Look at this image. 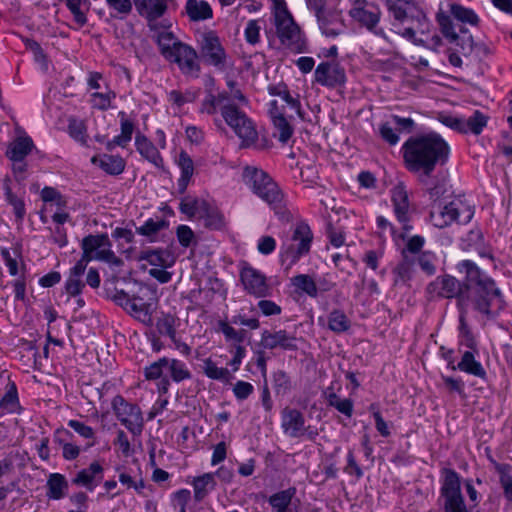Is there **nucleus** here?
<instances>
[{
  "label": "nucleus",
  "instance_id": "6",
  "mask_svg": "<svg viewBox=\"0 0 512 512\" xmlns=\"http://www.w3.org/2000/svg\"><path fill=\"white\" fill-rule=\"evenodd\" d=\"M274 26L281 44L294 53H302L306 49V40L300 27L288 11L284 0H274Z\"/></svg>",
  "mask_w": 512,
  "mask_h": 512
},
{
  "label": "nucleus",
  "instance_id": "32",
  "mask_svg": "<svg viewBox=\"0 0 512 512\" xmlns=\"http://www.w3.org/2000/svg\"><path fill=\"white\" fill-rule=\"evenodd\" d=\"M138 259L145 260L150 265L162 268L171 267L175 262L172 254L168 250L164 249H148L141 251Z\"/></svg>",
  "mask_w": 512,
  "mask_h": 512
},
{
  "label": "nucleus",
  "instance_id": "59",
  "mask_svg": "<svg viewBox=\"0 0 512 512\" xmlns=\"http://www.w3.org/2000/svg\"><path fill=\"white\" fill-rule=\"evenodd\" d=\"M260 30L258 20H249L244 31L246 41L251 45H256L260 41Z\"/></svg>",
  "mask_w": 512,
  "mask_h": 512
},
{
  "label": "nucleus",
  "instance_id": "39",
  "mask_svg": "<svg viewBox=\"0 0 512 512\" xmlns=\"http://www.w3.org/2000/svg\"><path fill=\"white\" fill-rule=\"evenodd\" d=\"M67 8L73 15L74 21L79 27H83L87 23L86 13L90 9L88 0H64Z\"/></svg>",
  "mask_w": 512,
  "mask_h": 512
},
{
  "label": "nucleus",
  "instance_id": "12",
  "mask_svg": "<svg viewBox=\"0 0 512 512\" xmlns=\"http://www.w3.org/2000/svg\"><path fill=\"white\" fill-rule=\"evenodd\" d=\"M349 15L360 26L365 27L376 36L388 40L384 30L377 28L381 18V10L376 4L367 0H354Z\"/></svg>",
  "mask_w": 512,
  "mask_h": 512
},
{
  "label": "nucleus",
  "instance_id": "60",
  "mask_svg": "<svg viewBox=\"0 0 512 512\" xmlns=\"http://www.w3.org/2000/svg\"><path fill=\"white\" fill-rule=\"evenodd\" d=\"M254 392V387L251 383L239 380L233 386V393L237 400H246Z\"/></svg>",
  "mask_w": 512,
  "mask_h": 512
},
{
  "label": "nucleus",
  "instance_id": "33",
  "mask_svg": "<svg viewBox=\"0 0 512 512\" xmlns=\"http://www.w3.org/2000/svg\"><path fill=\"white\" fill-rule=\"evenodd\" d=\"M494 469L499 475V483L507 503H512V466L507 463L493 461Z\"/></svg>",
  "mask_w": 512,
  "mask_h": 512
},
{
  "label": "nucleus",
  "instance_id": "63",
  "mask_svg": "<svg viewBox=\"0 0 512 512\" xmlns=\"http://www.w3.org/2000/svg\"><path fill=\"white\" fill-rule=\"evenodd\" d=\"M396 131V127L393 128L388 122L382 123L379 127L380 136L390 145H396L399 141Z\"/></svg>",
  "mask_w": 512,
  "mask_h": 512
},
{
  "label": "nucleus",
  "instance_id": "38",
  "mask_svg": "<svg viewBox=\"0 0 512 512\" xmlns=\"http://www.w3.org/2000/svg\"><path fill=\"white\" fill-rule=\"evenodd\" d=\"M178 165L181 169V177L178 181V186L181 191L187 188V185L194 173V163L186 151L179 153Z\"/></svg>",
  "mask_w": 512,
  "mask_h": 512
},
{
  "label": "nucleus",
  "instance_id": "14",
  "mask_svg": "<svg viewBox=\"0 0 512 512\" xmlns=\"http://www.w3.org/2000/svg\"><path fill=\"white\" fill-rule=\"evenodd\" d=\"M240 281L244 290L256 298H266L272 294V288L268 284L267 277L252 266L245 265L241 268Z\"/></svg>",
  "mask_w": 512,
  "mask_h": 512
},
{
  "label": "nucleus",
  "instance_id": "28",
  "mask_svg": "<svg viewBox=\"0 0 512 512\" xmlns=\"http://www.w3.org/2000/svg\"><path fill=\"white\" fill-rule=\"evenodd\" d=\"M121 133L115 136L112 140L105 142L106 149L113 151L116 146L125 148L132 139V134L135 129L134 123L126 118L125 112H119Z\"/></svg>",
  "mask_w": 512,
  "mask_h": 512
},
{
  "label": "nucleus",
  "instance_id": "25",
  "mask_svg": "<svg viewBox=\"0 0 512 512\" xmlns=\"http://www.w3.org/2000/svg\"><path fill=\"white\" fill-rule=\"evenodd\" d=\"M391 200L394 213L400 223L404 225L409 222L410 203L405 186L400 183L391 190Z\"/></svg>",
  "mask_w": 512,
  "mask_h": 512
},
{
  "label": "nucleus",
  "instance_id": "13",
  "mask_svg": "<svg viewBox=\"0 0 512 512\" xmlns=\"http://www.w3.org/2000/svg\"><path fill=\"white\" fill-rule=\"evenodd\" d=\"M436 20L442 35L449 43L458 46L464 55H468L473 51L475 43L472 35L468 33L466 28L461 27L460 34H458L454 29L450 16L443 12H439L436 15Z\"/></svg>",
  "mask_w": 512,
  "mask_h": 512
},
{
  "label": "nucleus",
  "instance_id": "31",
  "mask_svg": "<svg viewBox=\"0 0 512 512\" xmlns=\"http://www.w3.org/2000/svg\"><path fill=\"white\" fill-rule=\"evenodd\" d=\"M46 496L52 500H60L67 494L69 484L64 475L60 473H51L48 476Z\"/></svg>",
  "mask_w": 512,
  "mask_h": 512
},
{
  "label": "nucleus",
  "instance_id": "58",
  "mask_svg": "<svg viewBox=\"0 0 512 512\" xmlns=\"http://www.w3.org/2000/svg\"><path fill=\"white\" fill-rule=\"evenodd\" d=\"M68 131L70 136L76 141L86 144V126L82 121L75 118L69 120Z\"/></svg>",
  "mask_w": 512,
  "mask_h": 512
},
{
  "label": "nucleus",
  "instance_id": "16",
  "mask_svg": "<svg viewBox=\"0 0 512 512\" xmlns=\"http://www.w3.org/2000/svg\"><path fill=\"white\" fill-rule=\"evenodd\" d=\"M317 17L318 25L322 33L327 37H337L346 31V25L341 13L325 8V3L313 10Z\"/></svg>",
  "mask_w": 512,
  "mask_h": 512
},
{
  "label": "nucleus",
  "instance_id": "57",
  "mask_svg": "<svg viewBox=\"0 0 512 512\" xmlns=\"http://www.w3.org/2000/svg\"><path fill=\"white\" fill-rule=\"evenodd\" d=\"M167 364H169L167 357H162L157 361L151 363L144 369L145 378L147 380L160 379L163 375V369L167 368Z\"/></svg>",
  "mask_w": 512,
  "mask_h": 512
},
{
  "label": "nucleus",
  "instance_id": "4",
  "mask_svg": "<svg viewBox=\"0 0 512 512\" xmlns=\"http://www.w3.org/2000/svg\"><path fill=\"white\" fill-rule=\"evenodd\" d=\"M244 178L252 191L269 205L280 221H292L293 216L287 208L283 191L265 171L248 166L244 169Z\"/></svg>",
  "mask_w": 512,
  "mask_h": 512
},
{
  "label": "nucleus",
  "instance_id": "41",
  "mask_svg": "<svg viewBox=\"0 0 512 512\" xmlns=\"http://www.w3.org/2000/svg\"><path fill=\"white\" fill-rule=\"evenodd\" d=\"M488 117L479 110H475L467 119L463 118L462 133H473L479 135L487 125Z\"/></svg>",
  "mask_w": 512,
  "mask_h": 512
},
{
  "label": "nucleus",
  "instance_id": "62",
  "mask_svg": "<svg viewBox=\"0 0 512 512\" xmlns=\"http://www.w3.org/2000/svg\"><path fill=\"white\" fill-rule=\"evenodd\" d=\"M176 234L179 243L185 248L189 247L195 239L193 230L187 225H179Z\"/></svg>",
  "mask_w": 512,
  "mask_h": 512
},
{
  "label": "nucleus",
  "instance_id": "15",
  "mask_svg": "<svg viewBox=\"0 0 512 512\" xmlns=\"http://www.w3.org/2000/svg\"><path fill=\"white\" fill-rule=\"evenodd\" d=\"M198 57L197 51L183 42L167 61L177 64L183 75L198 78L201 70Z\"/></svg>",
  "mask_w": 512,
  "mask_h": 512
},
{
  "label": "nucleus",
  "instance_id": "21",
  "mask_svg": "<svg viewBox=\"0 0 512 512\" xmlns=\"http://www.w3.org/2000/svg\"><path fill=\"white\" fill-rule=\"evenodd\" d=\"M150 28L155 31L153 38L158 45L160 54L166 60L172 58L179 45H182L183 42L180 41L173 32L165 28L160 29L156 24H150Z\"/></svg>",
  "mask_w": 512,
  "mask_h": 512
},
{
  "label": "nucleus",
  "instance_id": "7",
  "mask_svg": "<svg viewBox=\"0 0 512 512\" xmlns=\"http://www.w3.org/2000/svg\"><path fill=\"white\" fill-rule=\"evenodd\" d=\"M312 241L313 233L310 226L304 221L297 222L291 236L287 237L281 245L280 258L282 263L288 264L287 269L310 252Z\"/></svg>",
  "mask_w": 512,
  "mask_h": 512
},
{
  "label": "nucleus",
  "instance_id": "26",
  "mask_svg": "<svg viewBox=\"0 0 512 512\" xmlns=\"http://www.w3.org/2000/svg\"><path fill=\"white\" fill-rule=\"evenodd\" d=\"M34 148L35 145L31 137L27 135L19 136L8 144L5 155L11 161L25 160V157L30 154Z\"/></svg>",
  "mask_w": 512,
  "mask_h": 512
},
{
  "label": "nucleus",
  "instance_id": "22",
  "mask_svg": "<svg viewBox=\"0 0 512 512\" xmlns=\"http://www.w3.org/2000/svg\"><path fill=\"white\" fill-rule=\"evenodd\" d=\"M113 300L135 318H140L142 315L150 318V304L142 302L140 297H130L124 290H120L116 291Z\"/></svg>",
  "mask_w": 512,
  "mask_h": 512
},
{
  "label": "nucleus",
  "instance_id": "40",
  "mask_svg": "<svg viewBox=\"0 0 512 512\" xmlns=\"http://www.w3.org/2000/svg\"><path fill=\"white\" fill-rule=\"evenodd\" d=\"M295 494L296 489L294 487L279 491L270 496L269 504L276 510V512H288V507Z\"/></svg>",
  "mask_w": 512,
  "mask_h": 512
},
{
  "label": "nucleus",
  "instance_id": "8",
  "mask_svg": "<svg viewBox=\"0 0 512 512\" xmlns=\"http://www.w3.org/2000/svg\"><path fill=\"white\" fill-rule=\"evenodd\" d=\"M442 480L438 502L444 512H470L461 492V480L459 474L451 468L441 471Z\"/></svg>",
  "mask_w": 512,
  "mask_h": 512
},
{
  "label": "nucleus",
  "instance_id": "34",
  "mask_svg": "<svg viewBox=\"0 0 512 512\" xmlns=\"http://www.w3.org/2000/svg\"><path fill=\"white\" fill-rule=\"evenodd\" d=\"M456 369L481 379H486L487 377L485 369L482 364L475 359L472 351H465L463 353L461 361L457 364Z\"/></svg>",
  "mask_w": 512,
  "mask_h": 512
},
{
  "label": "nucleus",
  "instance_id": "29",
  "mask_svg": "<svg viewBox=\"0 0 512 512\" xmlns=\"http://www.w3.org/2000/svg\"><path fill=\"white\" fill-rule=\"evenodd\" d=\"M185 13L190 21L193 22L204 21L213 17V10L210 4L204 0H187Z\"/></svg>",
  "mask_w": 512,
  "mask_h": 512
},
{
  "label": "nucleus",
  "instance_id": "10",
  "mask_svg": "<svg viewBox=\"0 0 512 512\" xmlns=\"http://www.w3.org/2000/svg\"><path fill=\"white\" fill-rule=\"evenodd\" d=\"M111 405L117 420L133 436H140L144 429V418L140 407L128 402L121 395H116Z\"/></svg>",
  "mask_w": 512,
  "mask_h": 512
},
{
  "label": "nucleus",
  "instance_id": "49",
  "mask_svg": "<svg viewBox=\"0 0 512 512\" xmlns=\"http://www.w3.org/2000/svg\"><path fill=\"white\" fill-rule=\"evenodd\" d=\"M275 118L276 119L272 121L275 130L273 136L282 144H286L292 137L294 129L285 116Z\"/></svg>",
  "mask_w": 512,
  "mask_h": 512
},
{
  "label": "nucleus",
  "instance_id": "11",
  "mask_svg": "<svg viewBox=\"0 0 512 512\" xmlns=\"http://www.w3.org/2000/svg\"><path fill=\"white\" fill-rule=\"evenodd\" d=\"M461 210L459 205L455 202H450L443 207L434 204L430 211V222L437 228H445L453 222L467 224L470 222L474 215V211L468 207L463 206Z\"/></svg>",
  "mask_w": 512,
  "mask_h": 512
},
{
  "label": "nucleus",
  "instance_id": "37",
  "mask_svg": "<svg viewBox=\"0 0 512 512\" xmlns=\"http://www.w3.org/2000/svg\"><path fill=\"white\" fill-rule=\"evenodd\" d=\"M180 326V319L172 313H162L157 318L156 329L161 335L173 338L177 335V328Z\"/></svg>",
  "mask_w": 512,
  "mask_h": 512
},
{
  "label": "nucleus",
  "instance_id": "18",
  "mask_svg": "<svg viewBox=\"0 0 512 512\" xmlns=\"http://www.w3.org/2000/svg\"><path fill=\"white\" fill-rule=\"evenodd\" d=\"M134 5L139 15L145 17L149 25L161 18L169 9H176L174 0H134Z\"/></svg>",
  "mask_w": 512,
  "mask_h": 512
},
{
  "label": "nucleus",
  "instance_id": "42",
  "mask_svg": "<svg viewBox=\"0 0 512 512\" xmlns=\"http://www.w3.org/2000/svg\"><path fill=\"white\" fill-rule=\"evenodd\" d=\"M404 22H410V24L416 28V33L427 34L430 31L431 24L425 13L418 7L412 8V11H408V14L405 15Z\"/></svg>",
  "mask_w": 512,
  "mask_h": 512
},
{
  "label": "nucleus",
  "instance_id": "19",
  "mask_svg": "<svg viewBox=\"0 0 512 512\" xmlns=\"http://www.w3.org/2000/svg\"><path fill=\"white\" fill-rule=\"evenodd\" d=\"M296 341L295 335L289 334L286 330L274 332L264 330L261 333V345L269 350L281 348L287 351H295L298 349Z\"/></svg>",
  "mask_w": 512,
  "mask_h": 512
},
{
  "label": "nucleus",
  "instance_id": "9",
  "mask_svg": "<svg viewBox=\"0 0 512 512\" xmlns=\"http://www.w3.org/2000/svg\"><path fill=\"white\" fill-rule=\"evenodd\" d=\"M196 42L199 49L198 56L205 64L217 69L225 67L227 53L216 31L205 30L200 32Z\"/></svg>",
  "mask_w": 512,
  "mask_h": 512
},
{
  "label": "nucleus",
  "instance_id": "44",
  "mask_svg": "<svg viewBox=\"0 0 512 512\" xmlns=\"http://www.w3.org/2000/svg\"><path fill=\"white\" fill-rule=\"evenodd\" d=\"M207 208V201L199 198H193L190 196L184 197L180 204L179 210L189 218L194 217L197 214H201L202 210Z\"/></svg>",
  "mask_w": 512,
  "mask_h": 512
},
{
  "label": "nucleus",
  "instance_id": "64",
  "mask_svg": "<svg viewBox=\"0 0 512 512\" xmlns=\"http://www.w3.org/2000/svg\"><path fill=\"white\" fill-rule=\"evenodd\" d=\"M116 97L115 92L109 91L107 93H100V92H94L92 94V98L94 100H98L94 107L98 108L99 110L105 111L111 106V100Z\"/></svg>",
  "mask_w": 512,
  "mask_h": 512
},
{
  "label": "nucleus",
  "instance_id": "51",
  "mask_svg": "<svg viewBox=\"0 0 512 512\" xmlns=\"http://www.w3.org/2000/svg\"><path fill=\"white\" fill-rule=\"evenodd\" d=\"M102 247H111L110 239L106 233L88 235L81 242V248H86L91 252H97Z\"/></svg>",
  "mask_w": 512,
  "mask_h": 512
},
{
  "label": "nucleus",
  "instance_id": "53",
  "mask_svg": "<svg viewBox=\"0 0 512 512\" xmlns=\"http://www.w3.org/2000/svg\"><path fill=\"white\" fill-rule=\"evenodd\" d=\"M273 389L276 395H287L291 388L292 383L289 375L283 370H277L272 375Z\"/></svg>",
  "mask_w": 512,
  "mask_h": 512
},
{
  "label": "nucleus",
  "instance_id": "5",
  "mask_svg": "<svg viewBox=\"0 0 512 512\" xmlns=\"http://www.w3.org/2000/svg\"><path fill=\"white\" fill-rule=\"evenodd\" d=\"M244 178L252 191L269 205L280 221H292L293 216L287 208L283 191L265 171L248 166L244 169Z\"/></svg>",
  "mask_w": 512,
  "mask_h": 512
},
{
  "label": "nucleus",
  "instance_id": "1",
  "mask_svg": "<svg viewBox=\"0 0 512 512\" xmlns=\"http://www.w3.org/2000/svg\"><path fill=\"white\" fill-rule=\"evenodd\" d=\"M459 274L464 278L459 281L451 275L436 277L426 287V293L430 298H457L462 309L471 303L478 312L491 315L492 307H503V299L495 281L487 276L471 260H462L456 265Z\"/></svg>",
  "mask_w": 512,
  "mask_h": 512
},
{
  "label": "nucleus",
  "instance_id": "17",
  "mask_svg": "<svg viewBox=\"0 0 512 512\" xmlns=\"http://www.w3.org/2000/svg\"><path fill=\"white\" fill-rule=\"evenodd\" d=\"M315 81L325 87L335 88L346 81L345 69L336 61L320 63L314 72Z\"/></svg>",
  "mask_w": 512,
  "mask_h": 512
},
{
  "label": "nucleus",
  "instance_id": "3",
  "mask_svg": "<svg viewBox=\"0 0 512 512\" xmlns=\"http://www.w3.org/2000/svg\"><path fill=\"white\" fill-rule=\"evenodd\" d=\"M401 151L406 169L418 173L420 181L427 184V178L436 166H442L448 161L450 147L439 134L430 132L410 137Z\"/></svg>",
  "mask_w": 512,
  "mask_h": 512
},
{
  "label": "nucleus",
  "instance_id": "56",
  "mask_svg": "<svg viewBox=\"0 0 512 512\" xmlns=\"http://www.w3.org/2000/svg\"><path fill=\"white\" fill-rule=\"evenodd\" d=\"M168 227V222L165 219H159L157 221L152 218L148 219L144 225L136 228V232L143 236H152L158 233L160 230Z\"/></svg>",
  "mask_w": 512,
  "mask_h": 512
},
{
  "label": "nucleus",
  "instance_id": "55",
  "mask_svg": "<svg viewBox=\"0 0 512 512\" xmlns=\"http://www.w3.org/2000/svg\"><path fill=\"white\" fill-rule=\"evenodd\" d=\"M436 262L437 256L431 251H423L417 258V263L421 270L428 276H432L436 273Z\"/></svg>",
  "mask_w": 512,
  "mask_h": 512
},
{
  "label": "nucleus",
  "instance_id": "24",
  "mask_svg": "<svg viewBox=\"0 0 512 512\" xmlns=\"http://www.w3.org/2000/svg\"><path fill=\"white\" fill-rule=\"evenodd\" d=\"M189 484L193 488V499L196 503L203 502L217 487L214 473H204L193 477Z\"/></svg>",
  "mask_w": 512,
  "mask_h": 512
},
{
  "label": "nucleus",
  "instance_id": "52",
  "mask_svg": "<svg viewBox=\"0 0 512 512\" xmlns=\"http://www.w3.org/2000/svg\"><path fill=\"white\" fill-rule=\"evenodd\" d=\"M328 327L336 333H342L350 328V320L341 310H333L328 317Z\"/></svg>",
  "mask_w": 512,
  "mask_h": 512
},
{
  "label": "nucleus",
  "instance_id": "30",
  "mask_svg": "<svg viewBox=\"0 0 512 512\" xmlns=\"http://www.w3.org/2000/svg\"><path fill=\"white\" fill-rule=\"evenodd\" d=\"M91 162L110 175H119L125 169V160L121 156L103 154L93 156Z\"/></svg>",
  "mask_w": 512,
  "mask_h": 512
},
{
  "label": "nucleus",
  "instance_id": "54",
  "mask_svg": "<svg viewBox=\"0 0 512 512\" xmlns=\"http://www.w3.org/2000/svg\"><path fill=\"white\" fill-rule=\"evenodd\" d=\"M268 91L273 96L281 97L299 116H302L299 100L290 95L286 85L269 86Z\"/></svg>",
  "mask_w": 512,
  "mask_h": 512
},
{
  "label": "nucleus",
  "instance_id": "35",
  "mask_svg": "<svg viewBox=\"0 0 512 512\" xmlns=\"http://www.w3.org/2000/svg\"><path fill=\"white\" fill-rule=\"evenodd\" d=\"M19 407L17 387L13 381L8 380L6 392L0 399V416L15 413L18 411Z\"/></svg>",
  "mask_w": 512,
  "mask_h": 512
},
{
  "label": "nucleus",
  "instance_id": "2",
  "mask_svg": "<svg viewBox=\"0 0 512 512\" xmlns=\"http://www.w3.org/2000/svg\"><path fill=\"white\" fill-rule=\"evenodd\" d=\"M248 104L249 100L242 91H235L232 98L228 97L227 91L208 93L201 102L200 112L208 115L220 112L225 123L241 139V146L247 148L258 140L254 122L242 110V106Z\"/></svg>",
  "mask_w": 512,
  "mask_h": 512
},
{
  "label": "nucleus",
  "instance_id": "36",
  "mask_svg": "<svg viewBox=\"0 0 512 512\" xmlns=\"http://www.w3.org/2000/svg\"><path fill=\"white\" fill-rule=\"evenodd\" d=\"M200 217L204 220V226L211 230H222L226 222L223 213L207 202V208L202 210Z\"/></svg>",
  "mask_w": 512,
  "mask_h": 512
},
{
  "label": "nucleus",
  "instance_id": "20",
  "mask_svg": "<svg viewBox=\"0 0 512 512\" xmlns=\"http://www.w3.org/2000/svg\"><path fill=\"white\" fill-rule=\"evenodd\" d=\"M281 427L288 436L299 438L306 432L305 418L299 410L286 407L281 412Z\"/></svg>",
  "mask_w": 512,
  "mask_h": 512
},
{
  "label": "nucleus",
  "instance_id": "47",
  "mask_svg": "<svg viewBox=\"0 0 512 512\" xmlns=\"http://www.w3.org/2000/svg\"><path fill=\"white\" fill-rule=\"evenodd\" d=\"M326 400L328 405L335 408L338 412L349 418L352 416L354 407L352 399H342L335 392L330 391L326 394Z\"/></svg>",
  "mask_w": 512,
  "mask_h": 512
},
{
  "label": "nucleus",
  "instance_id": "43",
  "mask_svg": "<svg viewBox=\"0 0 512 512\" xmlns=\"http://www.w3.org/2000/svg\"><path fill=\"white\" fill-rule=\"evenodd\" d=\"M390 12H392L395 20L404 23L405 15L412 8H417L414 0H386Z\"/></svg>",
  "mask_w": 512,
  "mask_h": 512
},
{
  "label": "nucleus",
  "instance_id": "27",
  "mask_svg": "<svg viewBox=\"0 0 512 512\" xmlns=\"http://www.w3.org/2000/svg\"><path fill=\"white\" fill-rule=\"evenodd\" d=\"M135 146L141 156L148 160L150 163L155 165L157 168L164 167L163 158L160 155L157 147L145 135H136Z\"/></svg>",
  "mask_w": 512,
  "mask_h": 512
},
{
  "label": "nucleus",
  "instance_id": "61",
  "mask_svg": "<svg viewBox=\"0 0 512 512\" xmlns=\"http://www.w3.org/2000/svg\"><path fill=\"white\" fill-rule=\"evenodd\" d=\"M446 191L445 181L439 179L432 181L431 185L426 188L430 200L434 203H436Z\"/></svg>",
  "mask_w": 512,
  "mask_h": 512
},
{
  "label": "nucleus",
  "instance_id": "45",
  "mask_svg": "<svg viewBox=\"0 0 512 512\" xmlns=\"http://www.w3.org/2000/svg\"><path fill=\"white\" fill-rule=\"evenodd\" d=\"M450 13L456 20L462 23H468L472 26H478L480 21L479 17L472 9L457 3L450 4Z\"/></svg>",
  "mask_w": 512,
  "mask_h": 512
},
{
  "label": "nucleus",
  "instance_id": "50",
  "mask_svg": "<svg viewBox=\"0 0 512 512\" xmlns=\"http://www.w3.org/2000/svg\"><path fill=\"white\" fill-rule=\"evenodd\" d=\"M203 371L208 378L213 380L229 382L232 378L231 373L227 368L217 367L210 358L203 361Z\"/></svg>",
  "mask_w": 512,
  "mask_h": 512
},
{
  "label": "nucleus",
  "instance_id": "23",
  "mask_svg": "<svg viewBox=\"0 0 512 512\" xmlns=\"http://www.w3.org/2000/svg\"><path fill=\"white\" fill-rule=\"evenodd\" d=\"M102 465L94 461L87 468L78 471L72 479V484L86 488L88 491H93L95 487L103 478Z\"/></svg>",
  "mask_w": 512,
  "mask_h": 512
},
{
  "label": "nucleus",
  "instance_id": "46",
  "mask_svg": "<svg viewBox=\"0 0 512 512\" xmlns=\"http://www.w3.org/2000/svg\"><path fill=\"white\" fill-rule=\"evenodd\" d=\"M292 285L302 291L303 293L307 294L310 297H317L318 295V287L317 283L313 280V278L310 275L307 274H299L294 276L291 279Z\"/></svg>",
  "mask_w": 512,
  "mask_h": 512
},
{
  "label": "nucleus",
  "instance_id": "48",
  "mask_svg": "<svg viewBox=\"0 0 512 512\" xmlns=\"http://www.w3.org/2000/svg\"><path fill=\"white\" fill-rule=\"evenodd\" d=\"M168 362L169 364H167V369L174 382L179 383L184 380L191 379L192 374L184 362L175 358H168Z\"/></svg>",
  "mask_w": 512,
  "mask_h": 512
}]
</instances>
